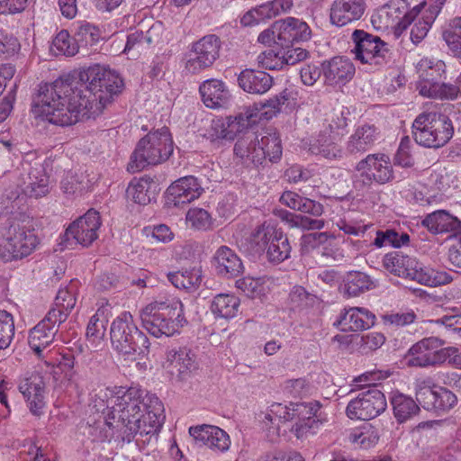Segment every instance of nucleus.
Returning a JSON list of instances; mask_svg holds the SVG:
<instances>
[{
	"label": "nucleus",
	"mask_w": 461,
	"mask_h": 461,
	"mask_svg": "<svg viewBox=\"0 0 461 461\" xmlns=\"http://www.w3.org/2000/svg\"><path fill=\"white\" fill-rule=\"evenodd\" d=\"M123 86L115 71L94 65L77 76L68 74L51 83L41 84L33 98L32 112L52 124L70 126L80 116L101 113Z\"/></svg>",
	"instance_id": "1"
},
{
	"label": "nucleus",
	"mask_w": 461,
	"mask_h": 461,
	"mask_svg": "<svg viewBox=\"0 0 461 461\" xmlns=\"http://www.w3.org/2000/svg\"><path fill=\"white\" fill-rule=\"evenodd\" d=\"M104 420L88 424L86 433L92 441L104 442L115 436L131 443L137 435L157 436L164 420V405L158 396L136 386L101 389L94 400Z\"/></svg>",
	"instance_id": "2"
},
{
	"label": "nucleus",
	"mask_w": 461,
	"mask_h": 461,
	"mask_svg": "<svg viewBox=\"0 0 461 461\" xmlns=\"http://www.w3.org/2000/svg\"><path fill=\"white\" fill-rule=\"evenodd\" d=\"M41 240L32 219L20 214L0 224V262L19 263L32 256L39 248Z\"/></svg>",
	"instance_id": "3"
},
{
	"label": "nucleus",
	"mask_w": 461,
	"mask_h": 461,
	"mask_svg": "<svg viewBox=\"0 0 461 461\" xmlns=\"http://www.w3.org/2000/svg\"><path fill=\"white\" fill-rule=\"evenodd\" d=\"M143 328L152 336L169 337L178 332L186 320L183 303L176 296H158L140 312Z\"/></svg>",
	"instance_id": "4"
},
{
	"label": "nucleus",
	"mask_w": 461,
	"mask_h": 461,
	"mask_svg": "<svg viewBox=\"0 0 461 461\" xmlns=\"http://www.w3.org/2000/svg\"><path fill=\"white\" fill-rule=\"evenodd\" d=\"M235 157L245 167H258L267 162L277 163L283 154L279 135L267 131L259 140L254 133L239 139L233 149Z\"/></svg>",
	"instance_id": "5"
},
{
	"label": "nucleus",
	"mask_w": 461,
	"mask_h": 461,
	"mask_svg": "<svg viewBox=\"0 0 461 461\" xmlns=\"http://www.w3.org/2000/svg\"><path fill=\"white\" fill-rule=\"evenodd\" d=\"M174 150V142L167 127L149 131L139 140L127 170L131 173L140 172L149 165H158L168 159Z\"/></svg>",
	"instance_id": "6"
},
{
	"label": "nucleus",
	"mask_w": 461,
	"mask_h": 461,
	"mask_svg": "<svg viewBox=\"0 0 461 461\" xmlns=\"http://www.w3.org/2000/svg\"><path fill=\"white\" fill-rule=\"evenodd\" d=\"M110 338L113 349L127 358L143 357L149 352V340L138 328L130 312H121L112 321Z\"/></svg>",
	"instance_id": "7"
},
{
	"label": "nucleus",
	"mask_w": 461,
	"mask_h": 461,
	"mask_svg": "<svg viewBox=\"0 0 461 461\" xmlns=\"http://www.w3.org/2000/svg\"><path fill=\"white\" fill-rule=\"evenodd\" d=\"M454 127L447 115L437 112H424L412 123L415 142L429 149L445 146L453 137Z\"/></svg>",
	"instance_id": "8"
},
{
	"label": "nucleus",
	"mask_w": 461,
	"mask_h": 461,
	"mask_svg": "<svg viewBox=\"0 0 461 461\" xmlns=\"http://www.w3.org/2000/svg\"><path fill=\"white\" fill-rule=\"evenodd\" d=\"M352 53L356 60L379 68L387 64L391 59L389 45L380 37L364 30H355L351 34Z\"/></svg>",
	"instance_id": "9"
},
{
	"label": "nucleus",
	"mask_w": 461,
	"mask_h": 461,
	"mask_svg": "<svg viewBox=\"0 0 461 461\" xmlns=\"http://www.w3.org/2000/svg\"><path fill=\"white\" fill-rule=\"evenodd\" d=\"M444 340L429 337L413 344L408 350L406 358L410 366L428 367L444 364L457 352L455 347L443 348Z\"/></svg>",
	"instance_id": "10"
},
{
	"label": "nucleus",
	"mask_w": 461,
	"mask_h": 461,
	"mask_svg": "<svg viewBox=\"0 0 461 461\" xmlns=\"http://www.w3.org/2000/svg\"><path fill=\"white\" fill-rule=\"evenodd\" d=\"M386 406L384 394L376 385H373L348 403L346 415L350 420H368L384 412Z\"/></svg>",
	"instance_id": "11"
},
{
	"label": "nucleus",
	"mask_w": 461,
	"mask_h": 461,
	"mask_svg": "<svg viewBox=\"0 0 461 461\" xmlns=\"http://www.w3.org/2000/svg\"><path fill=\"white\" fill-rule=\"evenodd\" d=\"M221 41L213 34L203 36L192 44L185 69L196 75L211 68L220 56Z\"/></svg>",
	"instance_id": "12"
},
{
	"label": "nucleus",
	"mask_w": 461,
	"mask_h": 461,
	"mask_svg": "<svg viewBox=\"0 0 461 461\" xmlns=\"http://www.w3.org/2000/svg\"><path fill=\"white\" fill-rule=\"evenodd\" d=\"M101 226L99 212L91 209L83 216L77 218L66 229L65 241L88 247L98 238V230Z\"/></svg>",
	"instance_id": "13"
},
{
	"label": "nucleus",
	"mask_w": 461,
	"mask_h": 461,
	"mask_svg": "<svg viewBox=\"0 0 461 461\" xmlns=\"http://www.w3.org/2000/svg\"><path fill=\"white\" fill-rule=\"evenodd\" d=\"M360 172L364 185L372 183L384 185L393 178V166L389 158L384 154H369L356 166Z\"/></svg>",
	"instance_id": "14"
},
{
	"label": "nucleus",
	"mask_w": 461,
	"mask_h": 461,
	"mask_svg": "<svg viewBox=\"0 0 461 461\" xmlns=\"http://www.w3.org/2000/svg\"><path fill=\"white\" fill-rule=\"evenodd\" d=\"M60 324L55 312H49L44 319L30 330L28 343L39 359L46 357L49 350L47 348L53 343Z\"/></svg>",
	"instance_id": "15"
},
{
	"label": "nucleus",
	"mask_w": 461,
	"mask_h": 461,
	"mask_svg": "<svg viewBox=\"0 0 461 461\" xmlns=\"http://www.w3.org/2000/svg\"><path fill=\"white\" fill-rule=\"evenodd\" d=\"M203 193L201 181L194 176L180 177L165 193L168 207H180L198 199Z\"/></svg>",
	"instance_id": "16"
},
{
	"label": "nucleus",
	"mask_w": 461,
	"mask_h": 461,
	"mask_svg": "<svg viewBox=\"0 0 461 461\" xmlns=\"http://www.w3.org/2000/svg\"><path fill=\"white\" fill-rule=\"evenodd\" d=\"M375 315L368 309L349 307L341 310L334 321V326L343 332H356L370 329L375 325Z\"/></svg>",
	"instance_id": "17"
},
{
	"label": "nucleus",
	"mask_w": 461,
	"mask_h": 461,
	"mask_svg": "<svg viewBox=\"0 0 461 461\" xmlns=\"http://www.w3.org/2000/svg\"><path fill=\"white\" fill-rule=\"evenodd\" d=\"M274 28L278 30L277 46L289 47L294 42L307 41L312 37L310 26L303 21L286 17L274 23Z\"/></svg>",
	"instance_id": "18"
},
{
	"label": "nucleus",
	"mask_w": 461,
	"mask_h": 461,
	"mask_svg": "<svg viewBox=\"0 0 461 461\" xmlns=\"http://www.w3.org/2000/svg\"><path fill=\"white\" fill-rule=\"evenodd\" d=\"M197 367L195 355L190 349L179 348L167 351L166 368L178 381L188 379Z\"/></svg>",
	"instance_id": "19"
},
{
	"label": "nucleus",
	"mask_w": 461,
	"mask_h": 461,
	"mask_svg": "<svg viewBox=\"0 0 461 461\" xmlns=\"http://www.w3.org/2000/svg\"><path fill=\"white\" fill-rule=\"evenodd\" d=\"M18 389L25 399L30 411L35 416H41L46 405L43 378L39 375H32L22 380Z\"/></svg>",
	"instance_id": "20"
},
{
	"label": "nucleus",
	"mask_w": 461,
	"mask_h": 461,
	"mask_svg": "<svg viewBox=\"0 0 461 461\" xmlns=\"http://www.w3.org/2000/svg\"><path fill=\"white\" fill-rule=\"evenodd\" d=\"M189 434L196 443L213 451L225 452L230 446L229 435L217 426L202 424L189 428Z\"/></svg>",
	"instance_id": "21"
},
{
	"label": "nucleus",
	"mask_w": 461,
	"mask_h": 461,
	"mask_svg": "<svg viewBox=\"0 0 461 461\" xmlns=\"http://www.w3.org/2000/svg\"><path fill=\"white\" fill-rule=\"evenodd\" d=\"M324 83L331 86L348 84L355 75V66L347 58L334 57L321 63Z\"/></svg>",
	"instance_id": "22"
},
{
	"label": "nucleus",
	"mask_w": 461,
	"mask_h": 461,
	"mask_svg": "<svg viewBox=\"0 0 461 461\" xmlns=\"http://www.w3.org/2000/svg\"><path fill=\"white\" fill-rule=\"evenodd\" d=\"M366 5L365 0H335L330 8L331 24L345 26L363 16Z\"/></svg>",
	"instance_id": "23"
},
{
	"label": "nucleus",
	"mask_w": 461,
	"mask_h": 461,
	"mask_svg": "<svg viewBox=\"0 0 461 461\" xmlns=\"http://www.w3.org/2000/svg\"><path fill=\"white\" fill-rule=\"evenodd\" d=\"M319 410L320 404L317 402H294L292 411L297 421L293 426L292 431L298 438L315 433V429L319 426V420L316 418Z\"/></svg>",
	"instance_id": "24"
},
{
	"label": "nucleus",
	"mask_w": 461,
	"mask_h": 461,
	"mask_svg": "<svg viewBox=\"0 0 461 461\" xmlns=\"http://www.w3.org/2000/svg\"><path fill=\"white\" fill-rule=\"evenodd\" d=\"M384 267L402 278L416 280L420 264L414 258L401 251H393L384 255Z\"/></svg>",
	"instance_id": "25"
},
{
	"label": "nucleus",
	"mask_w": 461,
	"mask_h": 461,
	"mask_svg": "<svg viewBox=\"0 0 461 461\" xmlns=\"http://www.w3.org/2000/svg\"><path fill=\"white\" fill-rule=\"evenodd\" d=\"M48 367H51L53 377L58 380L60 374L68 383H73L77 375L75 370V357L70 352H59L51 348L46 352V357L41 359Z\"/></svg>",
	"instance_id": "26"
},
{
	"label": "nucleus",
	"mask_w": 461,
	"mask_h": 461,
	"mask_svg": "<svg viewBox=\"0 0 461 461\" xmlns=\"http://www.w3.org/2000/svg\"><path fill=\"white\" fill-rule=\"evenodd\" d=\"M212 264L216 273L225 278H234L243 272L240 258L227 246H221L215 251Z\"/></svg>",
	"instance_id": "27"
},
{
	"label": "nucleus",
	"mask_w": 461,
	"mask_h": 461,
	"mask_svg": "<svg viewBox=\"0 0 461 461\" xmlns=\"http://www.w3.org/2000/svg\"><path fill=\"white\" fill-rule=\"evenodd\" d=\"M199 92L205 106L212 109L227 106L231 97L225 83L215 78L203 81L199 86Z\"/></svg>",
	"instance_id": "28"
},
{
	"label": "nucleus",
	"mask_w": 461,
	"mask_h": 461,
	"mask_svg": "<svg viewBox=\"0 0 461 461\" xmlns=\"http://www.w3.org/2000/svg\"><path fill=\"white\" fill-rule=\"evenodd\" d=\"M424 5H418L409 10L407 0H390L382 9L388 18L392 20V24L397 25L402 30L410 26L420 13Z\"/></svg>",
	"instance_id": "29"
},
{
	"label": "nucleus",
	"mask_w": 461,
	"mask_h": 461,
	"mask_svg": "<svg viewBox=\"0 0 461 461\" xmlns=\"http://www.w3.org/2000/svg\"><path fill=\"white\" fill-rule=\"evenodd\" d=\"M380 138V131L373 124L358 126L349 136L346 145L348 154H362L369 150Z\"/></svg>",
	"instance_id": "30"
},
{
	"label": "nucleus",
	"mask_w": 461,
	"mask_h": 461,
	"mask_svg": "<svg viewBox=\"0 0 461 461\" xmlns=\"http://www.w3.org/2000/svg\"><path fill=\"white\" fill-rule=\"evenodd\" d=\"M238 84L247 93L262 95L272 87L273 77L265 71L247 68L239 75Z\"/></svg>",
	"instance_id": "31"
},
{
	"label": "nucleus",
	"mask_w": 461,
	"mask_h": 461,
	"mask_svg": "<svg viewBox=\"0 0 461 461\" xmlns=\"http://www.w3.org/2000/svg\"><path fill=\"white\" fill-rule=\"evenodd\" d=\"M157 29L153 25L146 32L136 30L130 32L123 52L131 55L132 59H137L141 53L146 52L158 41Z\"/></svg>",
	"instance_id": "32"
},
{
	"label": "nucleus",
	"mask_w": 461,
	"mask_h": 461,
	"mask_svg": "<svg viewBox=\"0 0 461 461\" xmlns=\"http://www.w3.org/2000/svg\"><path fill=\"white\" fill-rule=\"evenodd\" d=\"M23 170L27 171V177L23 179L25 192L35 198L42 197L49 193V176L45 168L40 163L26 164Z\"/></svg>",
	"instance_id": "33"
},
{
	"label": "nucleus",
	"mask_w": 461,
	"mask_h": 461,
	"mask_svg": "<svg viewBox=\"0 0 461 461\" xmlns=\"http://www.w3.org/2000/svg\"><path fill=\"white\" fill-rule=\"evenodd\" d=\"M422 226L432 234H439L459 230L461 222L445 210H438L427 214L421 221Z\"/></svg>",
	"instance_id": "34"
},
{
	"label": "nucleus",
	"mask_w": 461,
	"mask_h": 461,
	"mask_svg": "<svg viewBox=\"0 0 461 461\" xmlns=\"http://www.w3.org/2000/svg\"><path fill=\"white\" fill-rule=\"evenodd\" d=\"M309 150L312 154L321 155L329 159L340 158L342 154V150L335 141L331 128H326L312 139L310 142Z\"/></svg>",
	"instance_id": "35"
},
{
	"label": "nucleus",
	"mask_w": 461,
	"mask_h": 461,
	"mask_svg": "<svg viewBox=\"0 0 461 461\" xmlns=\"http://www.w3.org/2000/svg\"><path fill=\"white\" fill-rule=\"evenodd\" d=\"M417 72L420 77L417 88L420 91V86L434 85L443 77L446 64L440 59L423 58L417 64Z\"/></svg>",
	"instance_id": "36"
},
{
	"label": "nucleus",
	"mask_w": 461,
	"mask_h": 461,
	"mask_svg": "<svg viewBox=\"0 0 461 461\" xmlns=\"http://www.w3.org/2000/svg\"><path fill=\"white\" fill-rule=\"evenodd\" d=\"M240 305V301L234 294H219L213 297L210 310L215 318L230 320L237 315Z\"/></svg>",
	"instance_id": "37"
},
{
	"label": "nucleus",
	"mask_w": 461,
	"mask_h": 461,
	"mask_svg": "<svg viewBox=\"0 0 461 461\" xmlns=\"http://www.w3.org/2000/svg\"><path fill=\"white\" fill-rule=\"evenodd\" d=\"M110 306L108 303H103L98 307L95 313L90 318L86 326V338L93 342L104 339L106 331V326L109 321Z\"/></svg>",
	"instance_id": "38"
},
{
	"label": "nucleus",
	"mask_w": 461,
	"mask_h": 461,
	"mask_svg": "<svg viewBox=\"0 0 461 461\" xmlns=\"http://www.w3.org/2000/svg\"><path fill=\"white\" fill-rule=\"evenodd\" d=\"M291 251L289 239L280 229L267 248V258L273 264H280L290 258Z\"/></svg>",
	"instance_id": "39"
},
{
	"label": "nucleus",
	"mask_w": 461,
	"mask_h": 461,
	"mask_svg": "<svg viewBox=\"0 0 461 461\" xmlns=\"http://www.w3.org/2000/svg\"><path fill=\"white\" fill-rule=\"evenodd\" d=\"M76 302L75 285L70 284L68 287L59 290L54 301V306L49 312H55L56 318L59 321V323H62L75 307Z\"/></svg>",
	"instance_id": "40"
},
{
	"label": "nucleus",
	"mask_w": 461,
	"mask_h": 461,
	"mask_svg": "<svg viewBox=\"0 0 461 461\" xmlns=\"http://www.w3.org/2000/svg\"><path fill=\"white\" fill-rule=\"evenodd\" d=\"M375 287L371 277L360 271H350L344 278V291L349 297L358 296Z\"/></svg>",
	"instance_id": "41"
},
{
	"label": "nucleus",
	"mask_w": 461,
	"mask_h": 461,
	"mask_svg": "<svg viewBox=\"0 0 461 461\" xmlns=\"http://www.w3.org/2000/svg\"><path fill=\"white\" fill-rule=\"evenodd\" d=\"M393 415L398 422H404L420 411V407L411 396L397 393L391 398Z\"/></svg>",
	"instance_id": "42"
},
{
	"label": "nucleus",
	"mask_w": 461,
	"mask_h": 461,
	"mask_svg": "<svg viewBox=\"0 0 461 461\" xmlns=\"http://www.w3.org/2000/svg\"><path fill=\"white\" fill-rule=\"evenodd\" d=\"M155 183L149 177H141L132 180L127 188V196L139 204H148L154 198Z\"/></svg>",
	"instance_id": "43"
},
{
	"label": "nucleus",
	"mask_w": 461,
	"mask_h": 461,
	"mask_svg": "<svg viewBox=\"0 0 461 461\" xmlns=\"http://www.w3.org/2000/svg\"><path fill=\"white\" fill-rule=\"evenodd\" d=\"M379 439L377 429L371 424L355 428L348 435V440L357 447L367 449L374 447Z\"/></svg>",
	"instance_id": "44"
},
{
	"label": "nucleus",
	"mask_w": 461,
	"mask_h": 461,
	"mask_svg": "<svg viewBox=\"0 0 461 461\" xmlns=\"http://www.w3.org/2000/svg\"><path fill=\"white\" fill-rule=\"evenodd\" d=\"M74 37L80 47L92 46L100 38V30L86 21H78L73 24Z\"/></svg>",
	"instance_id": "45"
},
{
	"label": "nucleus",
	"mask_w": 461,
	"mask_h": 461,
	"mask_svg": "<svg viewBox=\"0 0 461 461\" xmlns=\"http://www.w3.org/2000/svg\"><path fill=\"white\" fill-rule=\"evenodd\" d=\"M50 50L55 56L72 57L78 52V43L68 31L62 30L54 37Z\"/></svg>",
	"instance_id": "46"
},
{
	"label": "nucleus",
	"mask_w": 461,
	"mask_h": 461,
	"mask_svg": "<svg viewBox=\"0 0 461 461\" xmlns=\"http://www.w3.org/2000/svg\"><path fill=\"white\" fill-rule=\"evenodd\" d=\"M460 89L457 86L446 83H435L434 85L420 87V95L424 97L454 100L457 98Z\"/></svg>",
	"instance_id": "47"
},
{
	"label": "nucleus",
	"mask_w": 461,
	"mask_h": 461,
	"mask_svg": "<svg viewBox=\"0 0 461 461\" xmlns=\"http://www.w3.org/2000/svg\"><path fill=\"white\" fill-rule=\"evenodd\" d=\"M226 122H228V124L230 125V127H228V134H230L231 140H234L239 133L244 131L252 124L256 123L257 115L252 110L247 108L235 116L226 117Z\"/></svg>",
	"instance_id": "48"
},
{
	"label": "nucleus",
	"mask_w": 461,
	"mask_h": 461,
	"mask_svg": "<svg viewBox=\"0 0 461 461\" xmlns=\"http://www.w3.org/2000/svg\"><path fill=\"white\" fill-rule=\"evenodd\" d=\"M415 281L429 286H440L451 283L453 277L444 269H423L420 267Z\"/></svg>",
	"instance_id": "49"
},
{
	"label": "nucleus",
	"mask_w": 461,
	"mask_h": 461,
	"mask_svg": "<svg viewBox=\"0 0 461 461\" xmlns=\"http://www.w3.org/2000/svg\"><path fill=\"white\" fill-rule=\"evenodd\" d=\"M280 229L276 228L271 224L264 222L258 225L250 235L251 246L256 252L265 250L270 244L275 234L279 231Z\"/></svg>",
	"instance_id": "50"
},
{
	"label": "nucleus",
	"mask_w": 461,
	"mask_h": 461,
	"mask_svg": "<svg viewBox=\"0 0 461 461\" xmlns=\"http://www.w3.org/2000/svg\"><path fill=\"white\" fill-rule=\"evenodd\" d=\"M437 384L429 378L419 382L416 387L417 402L428 411H434Z\"/></svg>",
	"instance_id": "51"
},
{
	"label": "nucleus",
	"mask_w": 461,
	"mask_h": 461,
	"mask_svg": "<svg viewBox=\"0 0 461 461\" xmlns=\"http://www.w3.org/2000/svg\"><path fill=\"white\" fill-rule=\"evenodd\" d=\"M167 279L175 287L186 291L195 289L201 281L200 276L194 271L169 272Z\"/></svg>",
	"instance_id": "52"
},
{
	"label": "nucleus",
	"mask_w": 461,
	"mask_h": 461,
	"mask_svg": "<svg viewBox=\"0 0 461 461\" xmlns=\"http://www.w3.org/2000/svg\"><path fill=\"white\" fill-rule=\"evenodd\" d=\"M186 223L193 229L198 230H207L212 227V218L211 214L203 208H191L185 216Z\"/></svg>",
	"instance_id": "53"
},
{
	"label": "nucleus",
	"mask_w": 461,
	"mask_h": 461,
	"mask_svg": "<svg viewBox=\"0 0 461 461\" xmlns=\"http://www.w3.org/2000/svg\"><path fill=\"white\" fill-rule=\"evenodd\" d=\"M409 240L410 239L407 233L399 234L393 230H386L384 231L379 230L376 232L374 245L376 248H382L384 246L400 248L401 246L407 244Z\"/></svg>",
	"instance_id": "54"
},
{
	"label": "nucleus",
	"mask_w": 461,
	"mask_h": 461,
	"mask_svg": "<svg viewBox=\"0 0 461 461\" xmlns=\"http://www.w3.org/2000/svg\"><path fill=\"white\" fill-rule=\"evenodd\" d=\"M438 11L429 10V14H422L413 24L411 30V40L414 44L420 43L428 34Z\"/></svg>",
	"instance_id": "55"
},
{
	"label": "nucleus",
	"mask_w": 461,
	"mask_h": 461,
	"mask_svg": "<svg viewBox=\"0 0 461 461\" xmlns=\"http://www.w3.org/2000/svg\"><path fill=\"white\" fill-rule=\"evenodd\" d=\"M294 402H290L289 405H284L282 403H273L267 413L265 415L264 422L267 424L268 421L271 424H276V421H289L294 420Z\"/></svg>",
	"instance_id": "56"
},
{
	"label": "nucleus",
	"mask_w": 461,
	"mask_h": 461,
	"mask_svg": "<svg viewBox=\"0 0 461 461\" xmlns=\"http://www.w3.org/2000/svg\"><path fill=\"white\" fill-rule=\"evenodd\" d=\"M14 336V321L11 313L0 311V350L7 348Z\"/></svg>",
	"instance_id": "57"
},
{
	"label": "nucleus",
	"mask_w": 461,
	"mask_h": 461,
	"mask_svg": "<svg viewBox=\"0 0 461 461\" xmlns=\"http://www.w3.org/2000/svg\"><path fill=\"white\" fill-rule=\"evenodd\" d=\"M236 287L250 298H259L264 294V280L261 277L245 276L236 281Z\"/></svg>",
	"instance_id": "58"
},
{
	"label": "nucleus",
	"mask_w": 461,
	"mask_h": 461,
	"mask_svg": "<svg viewBox=\"0 0 461 461\" xmlns=\"http://www.w3.org/2000/svg\"><path fill=\"white\" fill-rule=\"evenodd\" d=\"M294 5V0H272L258 5L259 13L267 19L289 12Z\"/></svg>",
	"instance_id": "59"
},
{
	"label": "nucleus",
	"mask_w": 461,
	"mask_h": 461,
	"mask_svg": "<svg viewBox=\"0 0 461 461\" xmlns=\"http://www.w3.org/2000/svg\"><path fill=\"white\" fill-rule=\"evenodd\" d=\"M294 5V0H272L258 5L259 13L267 19L289 12Z\"/></svg>",
	"instance_id": "60"
},
{
	"label": "nucleus",
	"mask_w": 461,
	"mask_h": 461,
	"mask_svg": "<svg viewBox=\"0 0 461 461\" xmlns=\"http://www.w3.org/2000/svg\"><path fill=\"white\" fill-rule=\"evenodd\" d=\"M84 179L85 176L83 174L69 171L62 178L60 187L62 191L68 195L80 194L86 187Z\"/></svg>",
	"instance_id": "61"
},
{
	"label": "nucleus",
	"mask_w": 461,
	"mask_h": 461,
	"mask_svg": "<svg viewBox=\"0 0 461 461\" xmlns=\"http://www.w3.org/2000/svg\"><path fill=\"white\" fill-rule=\"evenodd\" d=\"M436 404L434 411H447L454 408L457 403V398L455 393L446 387L437 385L436 387Z\"/></svg>",
	"instance_id": "62"
},
{
	"label": "nucleus",
	"mask_w": 461,
	"mask_h": 461,
	"mask_svg": "<svg viewBox=\"0 0 461 461\" xmlns=\"http://www.w3.org/2000/svg\"><path fill=\"white\" fill-rule=\"evenodd\" d=\"M289 104V93L285 90L279 95L268 99L262 105L263 108L267 109L265 115L267 119L272 118L277 113L281 112L285 105Z\"/></svg>",
	"instance_id": "63"
},
{
	"label": "nucleus",
	"mask_w": 461,
	"mask_h": 461,
	"mask_svg": "<svg viewBox=\"0 0 461 461\" xmlns=\"http://www.w3.org/2000/svg\"><path fill=\"white\" fill-rule=\"evenodd\" d=\"M442 37L448 48L461 41V17L451 20Z\"/></svg>",
	"instance_id": "64"
}]
</instances>
